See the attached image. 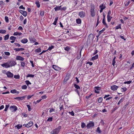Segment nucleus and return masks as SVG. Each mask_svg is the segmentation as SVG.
<instances>
[{"label": "nucleus", "instance_id": "f257e3e1", "mask_svg": "<svg viewBox=\"0 0 134 134\" xmlns=\"http://www.w3.org/2000/svg\"><path fill=\"white\" fill-rule=\"evenodd\" d=\"M61 128V126H59L58 127L52 131L51 132L52 134H58Z\"/></svg>", "mask_w": 134, "mask_h": 134}, {"label": "nucleus", "instance_id": "f03ea898", "mask_svg": "<svg viewBox=\"0 0 134 134\" xmlns=\"http://www.w3.org/2000/svg\"><path fill=\"white\" fill-rule=\"evenodd\" d=\"M91 9L90 10V12L91 13V15L93 17L95 15V12H94V4H91Z\"/></svg>", "mask_w": 134, "mask_h": 134}, {"label": "nucleus", "instance_id": "7ed1b4c3", "mask_svg": "<svg viewBox=\"0 0 134 134\" xmlns=\"http://www.w3.org/2000/svg\"><path fill=\"white\" fill-rule=\"evenodd\" d=\"M10 109L12 112L15 111L17 109L15 105H12L9 107Z\"/></svg>", "mask_w": 134, "mask_h": 134}, {"label": "nucleus", "instance_id": "20e7f679", "mask_svg": "<svg viewBox=\"0 0 134 134\" xmlns=\"http://www.w3.org/2000/svg\"><path fill=\"white\" fill-rule=\"evenodd\" d=\"M8 63L10 66H14L16 64L15 62L13 60H10L8 62Z\"/></svg>", "mask_w": 134, "mask_h": 134}, {"label": "nucleus", "instance_id": "39448f33", "mask_svg": "<svg viewBox=\"0 0 134 134\" xmlns=\"http://www.w3.org/2000/svg\"><path fill=\"white\" fill-rule=\"evenodd\" d=\"M94 126V124L93 122L92 121H90L89 123L88 124L86 127L87 129H89L91 127H93Z\"/></svg>", "mask_w": 134, "mask_h": 134}, {"label": "nucleus", "instance_id": "423d86ee", "mask_svg": "<svg viewBox=\"0 0 134 134\" xmlns=\"http://www.w3.org/2000/svg\"><path fill=\"white\" fill-rule=\"evenodd\" d=\"M6 74L7 76L9 78H12L13 76V74L10 71H8Z\"/></svg>", "mask_w": 134, "mask_h": 134}, {"label": "nucleus", "instance_id": "0eeeda50", "mask_svg": "<svg viewBox=\"0 0 134 134\" xmlns=\"http://www.w3.org/2000/svg\"><path fill=\"white\" fill-rule=\"evenodd\" d=\"M79 15L81 18H83L85 16V13L83 11L79 13Z\"/></svg>", "mask_w": 134, "mask_h": 134}, {"label": "nucleus", "instance_id": "6e6552de", "mask_svg": "<svg viewBox=\"0 0 134 134\" xmlns=\"http://www.w3.org/2000/svg\"><path fill=\"white\" fill-rule=\"evenodd\" d=\"M1 65L3 67H5L6 68H9L10 67L9 64L8 63V62L6 63H5L4 64H2Z\"/></svg>", "mask_w": 134, "mask_h": 134}, {"label": "nucleus", "instance_id": "1a4fd4ad", "mask_svg": "<svg viewBox=\"0 0 134 134\" xmlns=\"http://www.w3.org/2000/svg\"><path fill=\"white\" fill-rule=\"evenodd\" d=\"M19 12L21 14H22L24 16H26L27 15V13L25 11H23L22 10H19Z\"/></svg>", "mask_w": 134, "mask_h": 134}, {"label": "nucleus", "instance_id": "9d476101", "mask_svg": "<svg viewBox=\"0 0 134 134\" xmlns=\"http://www.w3.org/2000/svg\"><path fill=\"white\" fill-rule=\"evenodd\" d=\"M24 58L20 56H17L16 57V59L17 60H20L21 61H23L24 60Z\"/></svg>", "mask_w": 134, "mask_h": 134}, {"label": "nucleus", "instance_id": "9b49d317", "mask_svg": "<svg viewBox=\"0 0 134 134\" xmlns=\"http://www.w3.org/2000/svg\"><path fill=\"white\" fill-rule=\"evenodd\" d=\"M33 122L32 121H30L28 124H27V127H30L33 125Z\"/></svg>", "mask_w": 134, "mask_h": 134}, {"label": "nucleus", "instance_id": "f8f14e48", "mask_svg": "<svg viewBox=\"0 0 134 134\" xmlns=\"http://www.w3.org/2000/svg\"><path fill=\"white\" fill-rule=\"evenodd\" d=\"M118 87V86L114 85L111 87V89L113 91H115L116 90Z\"/></svg>", "mask_w": 134, "mask_h": 134}, {"label": "nucleus", "instance_id": "ddd939ff", "mask_svg": "<svg viewBox=\"0 0 134 134\" xmlns=\"http://www.w3.org/2000/svg\"><path fill=\"white\" fill-rule=\"evenodd\" d=\"M25 96H24L22 97H18L14 98V99H17L18 100H22L23 99L25 98Z\"/></svg>", "mask_w": 134, "mask_h": 134}, {"label": "nucleus", "instance_id": "4468645a", "mask_svg": "<svg viewBox=\"0 0 134 134\" xmlns=\"http://www.w3.org/2000/svg\"><path fill=\"white\" fill-rule=\"evenodd\" d=\"M24 49L23 48H15L14 49V50L15 51V52H18L20 51H23L24 50Z\"/></svg>", "mask_w": 134, "mask_h": 134}, {"label": "nucleus", "instance_id": "2eb2a0df", "mask_svg": "<svg viewBox=\"0 0 134 134\" xmlns=\"http://www.w3.org/2000/svg\"><path fill=\"white\" fill-rule=\"evenodd\" d=\"M28 42V40L27 38H25L21 40V42L23 43H27Z\"/></svg>", "mask_w": 134, "mask_h": 134}, {"label": "nucleus", "instance_id": "dca6fc26", "mask_svg": "<svg viewBox=\"0 0 134 134\" xmlns=\"http://www.w3.org/2000/svg\"><path fill=\"white\" fill-rule=\"evenodd\" d=\"M59 109H60V111H63V110H64V109L63 108V104H62L61 103L59 106Z\"/></svg>", "mask_w": 134, "mask_h": 134}, {"label": "nucleus", "instance_id": "f3484780", "mask_svg": "<svg viewBox=\"0 0 134 134\" xmlns=\"http://www.w3.org/2000/svg\"><path fill=\"white\" fill-rule=\"evenodd\" d=\"M70 76V74H67L65 78V80H68L69 79Z\"/></svg>", "mask_w": 134, "mask_h": 134}, {"label": "nucleus", "instance_id": "a211bd4d", "mask_svg": "<svg viewBox=\"0 0 134 134\" xmlns=\"http://www.w3.org/2000/svg\"><path fill=\"white\" fill-rule=\"evenodd\" d=\"M98 58V54H97L94 56L91 59V60H94L97 59Z\"/></svg>", "mask_w": 134, "mask_h": 134}, {"label": "nucleus", "instance_id": "6ab92c4d", "mask_svg": "<svg viewBox=\"0 0 134 134\" xmlns=\"http://www.w3.org/2000/svg\"><path fill=\"white\" fill-rule=\"evenodd\" d=\"M22 127V125H21L20 124H19L17 125L16 126H15V127H16L17 129H19L21 128Z\"/></svg>", "mask_w": 134, "mask_h": 134}, {"label": "nucleus", "instance_id": "aec40b11", "mask_svg": "<svg viewBox=\"0 0 134 134\" xmlns=\"http://www.w3.org/2000/svg\"><path fill=\"white\" fill-rule=\"evenodd\" d=\"M35 4L37 5V6L38 8H39L40 6V5L39 1L38 0H36L35 2Z\"/></svg>", "mask_w": 134, "mask_h": 134}, {"label": "nucleus", "instance_id": "412c9836", "mask_svg": "<svg viewBox=\"0 0 134 134\" xmlns=\"http://www.w3.org/2000/svg\"><path fill=\"white\" fill-rule=\"evenodd\" d=\"M74 86L75 87V88H76V89L81 90L80 87L78 85L75 84L74 85Z\"/></svg>", "mask_w": 134, "mask_h": 134}, {"label": "nucleus", "instance_id": "4be33fe9", "mask_svg": "<svg viewBox=\"0 0 134 134\" xmlns=\"http://www.w3.org/2000/svg\"><path fill=\"white\" fill-rule=\"evenodd\" d=\"M76 22L77 24H80L81 23V21L80 19L79 18L76 19Z\"/></svg>", "mask_w": 134, "mask_h": 134}, {"label": "nucleus", "instance_id": "5701e85b", "mask_svg": "<svg viewBox=\"0 0 134 134\" xmlns=\"http://www.w3.org/2000/svg\"><path fill=\"white\" fill-rule=\"evenodd\" d=\"M102 23L103 24L105 25L107 28L108 27V26L107 25V24H106V23L105 22V20L104 19H103Z\"/></svg>", "mask_w": 134, "mask_h": 134}, {"label": "nucleus", "instance_id": "b1692460", "mask_svg": "<svg viewBox=\"0 0 134 134\" xmlns=\"http://www.w3.org/2000/svg\"><path fill=\"white\" fill-rule=\"evenodd\" d=\"M29 39L31 42H34L36 41V39L34 38H30Z\"/></svg>", "mask_w": 134, "mask_h": 134}, {"label": "nucleus", "instance_id": "393cba45", "mask_svg": "<svg viewBox=\"0 0 134 134\" xmlns=\"http://www.w3.org/2000/svg\"><path fill=\"white\" fill-rule=\"evenodd\" d=\"M96 132L98 133H100L102 132V131L100 130V128L98 127L96 131Z\"/></svg>", "mask_w": 134, "mask_h": 134}, {"label": "nucleus", "instance_id": "a878e982", "mask_svg": "<svg viewBox=\"0 0 134 134\" xmlns=\"http://www.w3.org/2000/svg\"><path fill=\"white\" fill-rule=\"evenodd\" d=\"M9 37V35L8 34L5 35L4 36V40H6L8 39Z\"/></svg>", "mask_w": 134, "mask_h": 134}, {"label": "nucleus", "instance_id": "bb28decb", "mask_svg": "<svg viewBox=\"0 0 134 134\" xmlns=\"http://www.w3.org/2000/svg\"><path fill=\"white\" fill-rule=\"evenodd\" d=\"M22 33H19L18 32H15L13 34V35L14 36H16L17 35H20L22 34Z\"/></svg>", "mask_w": 134, "mask_h": 134}, {"label": "nucleus", "instance_id": "cd10ccee", "mask_svg": "<svg viewBox=\"0 0 134 134\" xmlns=\"http://www.w3.org/2000/svg\"><path fill=\"white\" fill-rule=\"evenodd\" d=\"M58 19V17L55 18L54 21V23H53V24L54 25H56Z\"/></svg>", "mask_w": 134, "mask_h": 134}, {"label": "nucleus", "instance_id": "c85d7f7f", "mask_svg": "<svg viewBox=\"0 0 134 134\" xmlns=\"http://www.w3.org/2000/svg\"><path fill=\"white\" fill-rule=\"evenodd\" d=\"M107 20L108 22H109L111 20L112 17L110 16H107Z\"/></svg>", "mask_w": 134, "mask_h": 134}, {"label": "nucleus", "instance_id": "c756f323", "mask_svg": "<svg viewBox=\"0 0 134 134\" xmlns=\"http://www.w3.org/2000/svg\"><path fill=\"white\" fill-rule=\"evenodd\" d=\"M100 8H103V10L105 8V6L104 4H102L100 5Z\"/></svg>", "mask_w": 134, "mask_h": 134}, {"label": "nucleus", "instance_id": "7c9ffc66", "mask_svg": "<svg viewBox=\"0 0 134 134\" xmlns=\"http://www.w3.org/2000/svg\"><path fill=\"white\" fill-rule=\"evenodd\" d=\"M116 57H114V58H113V61H112V64L113 65V66H114V65H115V64L116 63V62L115 61Z\"/></svg>", "mask_w": 134, "mask_h": 134}, {"label": "nucleus", "instance_id": "2f4dec72", "mask_svg": "<svg viewBox=\"0 0 134 134\" xmlns=\"http://www.w3.org/2000/svg\"><path fill=\"white\" fill-rule=\"evenodd\" d=\"M41 49L40 48H38L36 49L35 50V52H37V53H39V52H41Z\"/></svg>", "mask_w": 134, "mask_h": 134}, {"label": "nucleus", "instance_id": "473e14b6", "mask_svg": "<svg viewBox=\"0 0 134 134\" xmlns=\"http://www.w3.org/2000/svg\"><path fill=\"white\" fill-rule=\"evenodd\" d=\"M35 75H32V74H28L27 76L26 77H34V76Z\"/></svg>", "mask_w": 134, "mask_h": 134}, {"label": "nucleus", "instance_id": "72a5a7b5", "mask_svg": "<svg viewBox=\"0 0 134 134\" xmlns=\"http://www.w3.org/2000/svg\"><path fill=\"white\" fill-rule=\"evenodd\" d=\"M53 68L55 70H57L58 69V67L56 65H53Z\"/></svg>", "mask_w": 134, "mask_h": 134}, {"label": "nucleus", "instance_id": "f704fd0d", "mask_svg": "<svg viewBox=\"0 0 134 134\" xmlns=\"http://www.w3.org/2000/svg\"><path fill=\"white\" fill-rule=\"evenodd\" d=\"M124 98H121L120 100L119 101V102H118V105H119L121 103H122V102H123V101H124Z\"/></svg>", "mask_w": 134, "mask_h": 134}, {"label": "nucleus", "instance_id": "c9c22d12", "mask_svg": "<svg viewBox=\"0 0 134 134\" xmlns=\"http://www.w3.org/2000/svg\"><path fill=\"white\" fill-rule=\"evenodd\" d=\"M6 32V31L5 30H0V33L5 34Z\"/></svg>", "mask_w": 134, "mask_h": 134}, {"label": "nucleus", "instance_id": "e433bc0d", "mask_svg": "<svg viewBox=\"0 0 134 134\" xmlns=\"http://www.w3.org/2000/svg\"><path fill=\"white\" fill-rule=\"evenodd\" d=\"M81 126L82 128H83L86 126V125L84 122H82Z\"/></svg>", "mask_w": 134, "mask_h": 134}, {"label": "nucleus", "instance_id": "4c0bfd02", "mask_svg": "<svg viewBox=\"0 0 134 134\" xmlns=\"http://www.w3.org/2000/svg\"><path fill=\"white\" fill-rule=\"evenodd\" d=\"M16 39V37L14 36H11L10 37V40H15Z\"/></svg>", "mask_w": 134, "mask_h": 134}, {"label": "nucleus", "instance_id": "58836bf2", "mask_svg": "<svg viewBox=\"0 0 134 134\" xmlns=\"http://www.w3.org/2000/svg\"><path fill=\"white\" fill-rule=\"evenodd\" d=\"M21 66L24 67L25 65V63L24 62H21Z\"/></svg>", "mask_w": 134, "mask_h": 134}, {"label": "nucleus", "instance_id": "ea45409f", "mask_svg": "<svg viewBox=\"0 0 134 134\" xmlns=\"http://www.w3.org/2000/svg\"><path fill=\"white\" fill-rule=\"evenodd\" d=\"M78 90V89H75V91L78 94V95H79V97H80L81 96L82 97L81 95V96H80V93H79V90Z\"/></svg>", "mask_w": 134, "mask_h": 134}, {"label": "nucleus", "instance_id": "a19ab883", "mask_svg": "<svg viewBox=\"0 0 134 134\" xmlns=\"http://www.w3.org/2000/svg\"><path fill=\"white\" fill-rule=\"evenodd\" d=\"M53 120V118L51 117L49 118L47 120V121H51Z\"/></svg>", "mask_w": 134, "mask_h": 134}, {"label": "nucleus", "instance_id": "79ce46f5", "mask_svg": "<svg viewBox=\"0 0 134 134\" xmlns=\"http://www.w3.org/2000/svg\"><path fill=\"white\" fill-rule=\"evenodd\" d=\"M54 47L53 46H50L49 47V48H48V50H49V51H51L52 49L53 48H54Z\"/></svg>", "mask_w": 134, "mask_h": 134}, {"label": "nucleus", "instance_id": "37998d69", "mask_svg": "<svg viewBox=\"0 0 134 134\" xmlns=\"http://www.w3.org/2000/svg\"><path fill=\"white\" fill-rule=\"evenodd\" d=\"M105 30L104 28H103L102 30L100 31L99 32V35H100Z\"/></svg>", "mask_w": 134, "mask_h": 134}, {"label": "nucleus", "instance_id": "c03bdc74", "mask_svg": "<svg viewBox=\"0 0 134 134\" xmlns=\"http://www.w3.org/2000/svg\"><path fill=\"white\" fill-rule=\"evenodd\" d=\"M10 92L12 93H16L17 92V91L15 90H11Z\"/></svg>", "mask_w": 134, "mask_h": 134}, {"label": "nucleus", "instance_id": "a18cd8bd", "mask_svg": "<svg viewBox=\"0 0 134 134\" xmlns=\"http://www.w3.org/2000/svg\"><path fill=\"white\" fill-rule=\"evenodd\" d=\"M103 98L102 97H100L98 100V102L99 103H100L102 102Z\"/></svg>", "mask_w": 134, "mask_h": 134}, {"label": "nucleus", "instance_id": "49530a36", "mask_svg": "<svg viewBox=\"0 0 134 134\" xmlns=\"http://www.w3.org/2000/svg\"><path fill=\"white\" fill-rule=\"evenodd\" d=\"M55 11H57L60 10L59 7L58 6H56L54 8Z\"/></svg>", "mask_w": 134, "mask_h": 134}, {"label": "nucleus", "instance_id": "de8ad7c7", "mask_svg": "<svg viewBox=\"0 0 134 134\" xmlns=\"http://www.w3.org/2000/svg\"><path fill=\"white\" fill-rule=\"evenodd\" d=\"M14 44L16 46H17L18 47H20L21 46V45L18 43H14Z\"/></svg>", "mask_w": 134, "mask_h": 134}, {"label": "nucleus", "instance_id": "09e8293b", "mask_svg": "<svg viewBox=\"0 0 134 134\" xmlns=\"http://www.w3.org/2000/svg\"><path fill=\"white\" fill-rule=\"evenodd\" d=\"M5 21L7 23H8L9 21V19L8 18V16H5Z\"/></svg>", "mask_w": 134, "mask_h": 134}, {"label": "nucleus", "instance_id": "8fccbe9b", "mask_svg": "<svg viewBox=\"0 0 134 134\" xmlns=\"http://www.w3.org/2000/svg\"><path fill=\"white\" fill-rule=\"evenodd\" d=\"M121 24H120L119 25L116 26L115 28L116 29H121Z\"/></svg>", "mask_w": 134, "mask_h": 134}, {"label": "nucleus", "instance_id": "3c124183", "mask_svg": "<svg viewBox=\"0 0 134 134\" xmlns=\"http://www.w3.org/2000/svg\"><path fill=\"white\" fill-rule=\"evenodd\" d=\"M9 107V105H6L5 106V108L4 110V111H7L8 108Z\"/></svg>", "mask_w": 134, "mask_h": 134}, {"label": "nucleus", "instance_id": "603ef678", "mask_svg": "<svg viewBox=\"0 0 134 134\" xmlns=\"http://www.w3.org/2000/svg\"><path fill=\"white\" fill-rule=\"evenodd\" d=\"M27 107L28 108V110L29 111H30L31 110V108L30 106L29 105H27Z\"/></svg>", "mask_w": 134, "mask_h": 134}, {"label": "nucleus", "instance_id": "864d4df0", "mask_svg": "<svg viewBox=\"0 0 134 134\" xmlns=\"http://www.w3.org/2000/svg\"><path fill=\"white\" fill-rule=\"evenodd\" d=\"M81 53H80V54H77L76 58L77 59H79L81 58Z\"/></svg>", "mask_w": 134, "mask_h": 134}, {"label": "nucleus", "instance_id": "5fc2aeb1", "mask_svg": "<svg viewBox=\"0 0 134 134\" xmlns=\"http://www.w3.org/2000/svg\"><path fill=\"white\" fill-rule=\"evenodd\" d=\"M25 82L26 83V84L28 86L29 84L31 85V83H30V81L28 80H26L25 81Z\"/></svg>", "mask_w": 134, "mask_h": 134}, {"label": "nucleus", "instance_id": "6e6d98bb", "mask_svg": "<svg viewBox=\"0 0 134 134\" xmlns=\"http://www.w3.org/2000/svg\"><path fill=\"white\" fill-rule=\"evenodd\" d=\"M21 88L23 89H26L27 88V87L26 85H24L22 86Z\"/></svg>", "mask_w": 134, "mask_h": 134}, {"label": "nucleus", "instance_id": "4d7b16f0", "mask_svg": "<svg viewBox=\"0 0 134 134\" xmlns=\"http://www.w3.org/2000/svg\"><path fill=\"white\" fill-rule=\"evenodd\" d=\"M70 49V48L69 47H66L64 49L65 50L68 51Z\"/></svg>", "mask_w": 134, "mask_h": 134}, {"label": "nucleus", "instance_id": "13d9d810", "mask_svg": "<svg viewBox=\"0 0 134 134\" xmlns=\"http://www.w3.org/2000/svg\"><path fill=\"white\" fill-rule=\"evenodd\" d=\"M4 2L3 1H0V5L2 6H3L4 4Z\"/></svg>", "mask_w": 134, "mask_h": 134}, {"label": "nucleus", "instance_id": "bf43d9fd", "mask_svg": "<svg viewBox=\"0 0 134 134\" xmlns=\"http://www.w3.org/2000/svg\"><path fill=\"white\" fill-rule=\"evenodd\" d=\"M14 77L16 79H19L20 78V76L19 75H15L14 76Z\"/></svg>", "mask_w": 134, "mask_h": 134}, {"label": "nucleus", "instance_id": "052dcab7", "mask_svg": "<svg viewBox=\"0 0 134 134\" xmlns=\"http://www.w3.org/2000/svg\"><path fill=\"white\" fill-rule=\"evenodd\" d=\"M132 82V81H127L125 82H124V84H129L130 83Z\"/></svg>", "mask_w": 134, "mask_h": 134}, {"label": "nucleus", "instance_id": "680f3d73", "mask_svg": "<svg viewBox=\"0 0 134 134\" xmlns=\"http://www.w3.org/2000/svg\"><path fill=\"white\" fill-rule=\"evenodd\" d=\"M69 114H70L72 116H74V112L72 111L71 112H69Z\"/></svg>", "mask_w": 134, "mask_h": 134}, {"label": "nucleus", "instance_id": "e2e57ef3", "mask_svg": "<svg viewBox=\"0 0 134 134\" xmlns=\"http://www.w3.org/2000/svg\"><path fill=\"white\" fill-rule=\"evenodd\" d=\"M19 8L20 9H22L23 10H25V8L22 5H21L19 7Z\"/></svg>", "mask_w": 134, "mask_h": 134}, {"label": "nucleus", "instance_id": "0e129e2a", "mask_svg": "<svg viewBox=\"0 0 134 134\" xmlns=\"http://www.w3.org/2000/svg\"><path fill=\"white\" fill-rule=\"evenodd\" d=\"M44 14V12L43 11H41L40 13V15L41 16H43Z\"/></svg>", "mask_w": 134, "mask_h": 134}, {"label": "nucleus", "instance_id": "69168bd1", "mask_svg": "<svg viewBox=\"0 0 134 134\" xmlns=\"http://www.w3.org/2000/svg\"><path fill=\"white\" fill-rule=\"evenodd\" d=\"M4 54L5 55H10V53L9 52H5Z\"/></svg>", "mask_w": 134, "mask_h": 134}, {"label": "nucleus", "instance_id": "338daca9", "mask_svg": "<svg viewBox=\"0 0 134 134\" xmlns=\"http://www.w3.org/2000/svg\"><path fill=\"white\" fill-rule=\"evenodd\" d=\"M93 64L92 62H88L87 63V64H89L90 66L92 65Z\"/></svg>", "mask_w": 134, "mask_h": 134}, {"label": "nucleus", "instance_id": "774afa93", "mask_svg": "<svg viewBox=\"0 0 134 134\" xmlns=\"http://www.w3.org/2000/svg\"><path fill=\"white\" fill-rule=\"evenodd\" d=\"M134 67V63H133L132 66L130 68V70H131Z\"/></svg>", "mask_w": 134, "mask_h": 134}]
</instances>
